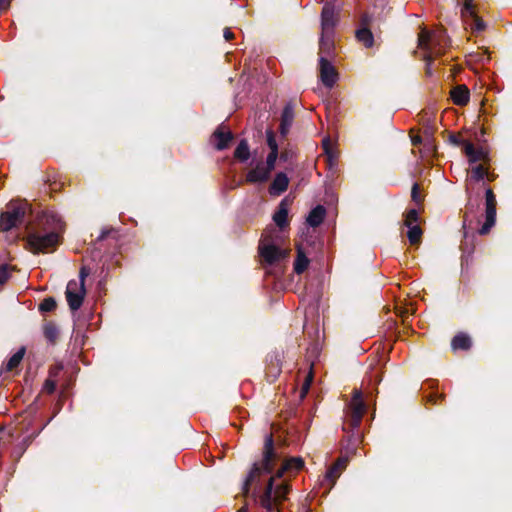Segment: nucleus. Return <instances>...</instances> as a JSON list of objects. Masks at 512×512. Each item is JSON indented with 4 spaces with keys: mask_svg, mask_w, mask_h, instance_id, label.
<instances>
[{
    "mask_svg": "<svg viewBox=\"0 0 512 512\" xmlns=\"http://www.w3.org/2000/svg\"><path fill=\"white\" fill-rule=\"evenodd\" d=\"M235 157L240 161H247L250 157L249 146L246 140H241L235 149Z\"/></svg>",
    "mask_w": 512,
    "mask_h": 512,
    "instance_id": "23",
    "label": "nucleus"
},
{
    "mask_svg": "<svg viewBox=\"0 0 512 512\" xmlns=\"http://www.w3.org/2000/svg\"><path fill=\"white\" fill-rule=\"evenodd\" d=\"M278 158V152H272L268 154L266 158V163L264 164L271 172L275 168V163Z\"/></svg>",
    "mask_w": 512,
    "mask_h": 512,
    "instance_id": "34",
    "label": "nucleus"
},
{
    "mask_svg": "<svg viewBox=\"0 0 512 512\" xmlns=\"http://www.w3.org/2000/svg\"><path fill=\"white\" fill-rule=\"evenodd\" d=\"M270 173L271 171L264 163H258L254 169L248 172L246 181L249 183H262L269 179Z\"/></svg>",
    "mask_w": 512,
    "mask_h": 512,
    "instance_id": "12",
    "label": "nucleus"
},
{
    "mask_svg": "<svg viewBox=\"0 0 512 512\" xmlns=\"http://www.w3.org/2000/svg\"><path fill=\"white\" fill-rule=\"evenodd\" d=\"M463 144V152L467 156L470 163L484 161L487 158V152L482 147H475L470 141L461 142Z\"/></svg>",
    "mask_w": 512,
    "mask_h": 512,
    "instance_id": "11",
    "label": "nucleus"
},
{
    "mask_svg": "<svg viewBox=\"0 0 512 512\" xmlns=\"http://www.w3.org/2000/svg\"><path fill=\"white\" fill-rule=\"evenodd\" d=\"M471 178L475 181L483 180L487 175V170L483 167V165L473 166L470 170Z\"/></svg>",
    "mask_w": 512,
    "mask_h": 512,
    "instance_id": "29",
    "label": "nucleus"
},
{
    "mask_svg": "<svg viewBox=\"0 0 512 512\" xmlns=\"http://www.w3.org/2000/svg\"><path fill=\"white\" fill-rule=\"evenodd\" d=\"M259 253L265 263L273 265L286 258L289 251L279 247L273 239L265 236L259 243Z\"/></svg>",
    "mask_w": 512,
    "mask_h": 512,
    "instance_id": "5",
    "label": "nucleus"
},
{
    "mask_svg": "<svg viewBox=\"0 0 512 512\" xmlns=\"http://www.w3.org/2000/svg\"><path fill=\"white\" fill-rule=\"evenodd\" d=\"M412 141H413V144L416 145L421 142V139H420V137L417 136V137L413 138Z\"/></svg>",
    "mask_w": 512,
    "mask_h": 512,
    "instance_id": "45",
    "label": "nucleus"
},
{
    "mask_svg": "<svg viewBox=\"0 0 512 512\" xmlns=\"http://www.w3.org/2000/svg\"><path fill=\"white\" fill-rule=\"evenodd\" d=\"M10 2L11 0H0V8L6 9L9 6Z\"/></svg>",
    "mask_w": 512,
    "mask_h": 512,
    "instance_id": "44",
    "label": "nucleus"
},
{
    "mask_svg": "<svg viewBox=\"0 0 512 512\" xmlns=\"http://www.w3.org/2000/svg\"><path fill=\"white\" fill-rule=\"evenodd\" d=\"M308 264H309L308 258L306 257L304 252L300 248H298L297 249V257L294 262V271L297 274H301L307 269Z\"/></svg>",
    "mask_w": 512,
    "mask_h": 512,
    "instance_id": "21",
    "label": "nucleus"
},
{
    "mask_svg": "<svg viewBox=\"0 0 512 512\" xmlns=\"http://www.w3.org/2000/svg\"><path fill=\"white\" fill-rule=\"evenodd\" d=\"M451 142H453L455 145L461 146L463 148V144L461 142L466 141L465 139H461L457 136H452L450 138Z\"/></svg>",
    "mask_w": 512,
    "mask_h": 512,
    "instance_id": "41",
    "label": "nucleus"
},
{
    "mask_svg": "<svg viewBox=\"0 0 512 512\" xmlns=\"http://www.w3.org/2000/svg\"><path fill=\"white\" fill-rule=\"evenodd\" d=\"M464 21L472 31L481 32L485 29V23L477 16L476 13H474L473 16H468V20Z\"/></svg>",
    "mask_w": 512,
    "mask_h": 512,
    "instance_id": "26",
    "label": "nucleus"
},
{
    "mask_svg": "<svg viewBox=\"0 0 512 512\" xmlns=\"http://www.w3.org/2000/svg\"><path fill=\"white\" fill-rule=\"evenodd\" d=\"M333 34H330L328 37L323 38V32H321L320 38V51L329 53L333 47Z\"/></svg>",
    "mask_w": 512,
    "mask_h": 512,
    "instance_id": "31",
    "label": "nucleus"
},
{
    "mask_svg": "<svg viewBox=\"0 0 512 512\" xmlns=\"http://www.w3.org/2000/svg\"><path fill=\"white\" fill-rule=\"evenodd\" d=\"M267 144L272 152H278V145L272 131H267Z\"/></svg>",
    "mask_w": 512,
    "mask_h": 512,
    "instance_id": "35",
    "label": "nucleus"
},
{
    "mask_svg": "<svg viewBox=\"0 0 512 512\" xmlns=\"http://www.w3.org/2000/svg\"><path fill=\"white\" fill-rule=\"evenodd\" d=\"M474 13L476 12L474 10L473 0H465L464 5L461 9V15L463 19L467 21L468 16H473Z\"/></svg>",
    "mask_w": 512,
    "mask_h": 512,
    "instance_id": "30",
    "label": "nucleus"
},
{
    "mask_svg": "<svg viewBox=\"0 0 512 512\" xmlns=\"http://www.w3.org/2000/svg\"><path fill=\"white\" fill-rule=\"evenodd\" d=\"M325 214V208L321 205H318L310 211L306 221L308 225L312 227H317L323 222Z\"/></svg>",
    "mask_w": 512,
    "mask_h": 512,
    "instance_id": "18",
    "label": "nucleus"
},
{
    "mask_svg": "<svg viewBox=\"0 0 512 512\" xmlns=\"http://www.w3.org/2000/svg\"><path fill=\"white\" fill-rule=\"evenodd\" d=\"M337 23V13L334 4L331 2L326 3L323 6L321 13V32H323V38L328 37L334 33V27Z\"/></svg>",
    "mask_w": 512,
    "mask_h": 512,
    "instance_id": "8",
    "label": "nucleus"
},
{
    "mask_svg": "<svg viewBox=\"0 0 512 512\" xmlns=\"http://www.w3.org/2000/svg\"><path fill=\"white\" fill-rule=\"evenodd\" d=\"M65 294L70 309L72 311L78 310L81 307L85 296L84 284L82 282H77V280L69 281Z\"/></svg>",
    "mask_w": 512,
    "mask_h": 512,
    "instance_id": "6",
    "label": "nucleus"
},
{
    "mask_svg": "<svg viewBox=\"0 0 512 512\" xmlns=\"http://www.w3.org/2000/svg\"><path fill=\"white\" fill-rule=\"evenodd\" d=\"M350 410H351V426L357 427L362 417L365 413L366 406L362 399V392L360 390H355L353 394L352 401L350 403Z\"/></svg>",
    "mask_w": 512,
    "mask_h": 512,
    "instance_id": "10",
    "label": "nucleus"
},
{
    "mask_svg": "<svg viewBox=\"0 0 512 512\" xmlns=\"http://www.w3.org/2000/svg\"><path fill=\"white\" fill-rule=\"evenodd\" d=\"M213 139L216 141L215 147L218 150L225 149L229 142L232 140V134L229 131H224L223 128L219 127L213 134Z\"/></svg>",
    "mask_w": 512,
    "mask_h": 512,
    "instance_id": "17",
    "label": "nucleus"
},
{
    "mask_svg": "<svg viewBox=\"0 0 512 512\" xmlns=\"http://www.w3.org/2000/svg\"><path fill=\"white\" fill-rule=\"evenodd\" d=\"M276 462V454L273 447V438L271 435L266 437L263 459L255 463L245 484L244 492H248V487L253 483H265L263 493L260 495V504L267 512H281L283 502L287 499L290 490L289 477L299 471L304 466L301 457H292L282 464L281 468L274 474L271 472Z\"/></svg>",
    "mask_w": 512,
    "mask_h": 512,
    "instance_id": "1",
    "label": "nucleus"
},
{
    "mask_svg": "<svg viewBox=\"0 0 512 512\" xmlns=\"http://www.w3.org/2000/svg\"><path fill=\"white\" fill-rule=\"evenodd\" d=\"M356 37H357L358 41L361 42L367 48H369L373 45V42H374L373 34L366 27L358 29L356 32Z\"/></svg>",
    "mask_w": 512,
    "mask_h": 512,
    "instance_id": "20",
    "label": "nucleus"
},
{
    "mask_svg": "<svg viewBox=\"0 0 512 512\" xmlns=\"http://www.w3.org/2000/svg\"><path fill=\"white\" fill-rule=\"evenodd\" d=\"M239 512H247V509L246 508H242L241 510H239Z\"/></svg>",
    "mask_w": 512,
    "mask_h": 512,
    "instance_id": "47",
    "label": "nucleus"
},
{
    "mask_svg": "<svg viewBox=\"0 0 512 512\" xmlns=\"http://www.w3.org/2000/svg\"><path fill=\"white\" fill-rule=\"evenodd\" d=\"M44 335L50 342H55L58 338L59 331L54 324L47 323L44 325Z\"/></svg>",
    "mask_w": 512,
    "mask_h": 512,
    "instance_id": "28",
    "label": "nucleus"
},
{
    "mask_svg": "<svg viewBox=\"0 0 512 512\" xmlns=\"http://www.w3.org/2000/svg\"><path fill=\"white\" fill-rule=\"evenodd\" d=\"M346 464L347 459L340 458L332 467L327 470L324 476V481L327 482L329 488L335 484L336 479L340 476L341 471L346 467Z\"/></svg>",
    "mask_w": 512,
    "mask_h": 512,
    "instance_id": "13",
    "label": "nucleus"
},
{
    "mask_svg": "<svg viewBox=\"0 0 512 512\" xmlns=\"http://www.w3.org/2000/svg\"><path fill=\"white\" fill-rule=\"evenodd\" d=\"M234 37L233 33L231 32V30L229 28H226L224 30V38L229 41L231 40L232 38Z\"/></svg>",
    "mask_w": 512,
    "mask_h": 512,
    "instance_id": "43",
    "label": "nucleus"
},
{
    "mask_svg": "<svg viewBox=\"0 0 512 512\" xmlns=\"http://www.w3.org/2000/svg\"><path fill=\"white\" fill-rule=\"evenodd\" d=\"M451 346L453 350H467L471 346V339L468 335L459 333L452 339Z\"/></svg>",
    "mask_w": 512,
    "mask_h": 512,
    "instance_id": "19",
    "label": "nucleus"
},
{
    "mask_svg": "<svg viewBox=\"0 0 512 512\" xmlns=\"http://www.w3.org/2000/svg\"><path fill=\"white\" fill-rule=\"evenodd\" d=\"M496 197L491 189H487L485 193V223L479 229L481 235L487 234L494 226L496 221Z\"/></svg>",
    "mask_w": 512,
    "mask_h": 512,
    "instance_id": "7",
    "label": "nucleus"
},
{
    "mask_svg": "<svg viewBox=\"0 0 512 512\" xmlns=\"http://www.w3.org/2000/svg\"><path fill=\"white\" fill-rule=\"evenodd\" d=\"M474 205L472 204V202L469 200L468 201V204H467V207H466V213H465V216H464V223L467 222V218L469 216L470 213H472L474 211Z\"/></svg>",
    "mask_w": 512,
    "mask_h": 512,
    "instance_id": "40",
    "label": "nucleus"
},
{
    "mask_svg": "<svg viewBox=\"0 0 512 512\" xmlns=\"http://www.w3.org/2000/svg\"><path fill=\"white\" fill-rule=\"evenodd\" d=\"M411 198L416 204H420L422 202V197L419 192V186L416 183L412 187Z\"/></svg>",
    "mask_w": 512,
    "mask_h": 512,
    "instance_id": "37",
    "label": "nucleus"
},
{
    "mask_svg": "<svg viewBox=\"0 0 512 512\" xmlns=\"http://www.w3.org/2000/svg\"><path fill=\"white\" fill-rule=\"evenodd\" d=\"M447 46V39L443 32H430L423 28L418 36V48L423 51L426 64V74L432 75V64Z\"/></svg>",
    "mask_w": 512,
    "mask_h": 512,
    "instance_id": "3",
    "label": "nucleus"
},
{
    "mask_svg": "<svg viewBox=\"0 0 512 512\" xmlns=\"http://www.w3.org/2000/svg\"><path fill=\"white\" fill-rule=\"evenodd\" d=\"M289 185V178L283 172L277 173L270 185L269 192L271 195H280L285 192Z\"/></svg>",
    "mask_w": 512,
    "mask_h": 512,
    "instance_id": "15",
    "label": "nucleus"
},
{
    "mask_svg": "<svg viewBox=\"0 0 512 512\" xmlns=\"http://www.w3.org/2000/svg\"><path fill=\"white\" fill-rule=\"evenodd\" d=\"M293 116V109L290 106H286L283 110L281 121V133L283 135L287 133L288 128L293 121Z\"/></svg>",
    "mask_w": 512,
    "mask_h": 512,
    "instance_id": "22",
    "label": "nucleus"
},
{
    "mask_svg": "<svg viewBox=\"0 0 512 512\" xmlns=\"http://www.w3.org/2000/svg\"><path fill=\"white\" fill-rule=\"evenodd\" d=\"M56 388V383L53 380L47 379L44 383L43 390L47 393H53Z\"/></svg>",
    "mask_w": 512,
    "mask_h": 512,
    "instance_id": "38",
    "label": "nucleus"
},
{
    "mask_svg": "<svg viewBox=\"0 0 512 512\" xmlns=\"http://www.w3.org/2000/svg\"><path fill=\"white\" fill-rule=\"evenodd\" d=\"M280 158L283 159V160H287L288 159V153H282Z\"/></svg>",
    "mask_w": 512,
    "mask_h": 512,
    "instance_id": "46",
    "label": "nucleus"
},
{
    "mask_svg": "<svg viewBox=\"0 0 512 512\" xmlns=\"http://www.w3.org/2000/svg\"><path fill=\"white\" fill-rule=\"evenodd\" d=\"M289 205V200L284 198L279 203L278 209L273 215V220L279 228H284L288 225Z\"/></svg>",
    "mask_w": 512,
    "mask_h": 512,
    "instance_id": "14",
    "label": "nucleus"
},
{
    "mask_svg": "<svg viewBox=\"0 0 512 512\" xmlns=\"http://www.w3.org/2000/svg\"><path fill=\"white\" fill-rule=\"evenodd\" d=\"M88 275V272L86 271V269L83 267L80 271V279L77 280V282H82L84 284V281H85V278L86 276Z\"/></svg>",
    "mask_w": 512,
    "mask_h": 512,
    "instance_id": "42",
    "label": "nucleus"
},
{
    "mask_svg": "<svg viewBox=\"0 0 512 512\" xmlns=\"http://www.w3.org/2000/svg\"><path fill=\"white\" fill-rule=\"evenodd\" d=\"M39 308L43 312H50L56 308V301L53 298H46L40 304Z\"/></svg>",
    "mask_w": 512,
    "mask_h": 512,
    "instance_id": "33",
    "label": "nucleus"
},
{
    "mask_svg": "<svg viewBox=\"0 0 512 512\" xmlns=\"http://www.w3.org/2000/svg\"><path fill=\"white\" fill-rule=\"evenodd\" d=\"M28 212H30V206L26 201L9 202L6 210L0 215V229L9 231L21 224Z\"/></svg>",
    "mask_w": 512,
    "mask_h": 512,
    "instance_id": "4",
    "label": "nucleus"
},
{
    "mask_svg": "<svg viewBox=\"0 0 512 512\" xmlns=\"http://www.w3.org/2000/svg\"><path fill=\"white\" fill-rule=\"evenodd\" d=\"M408 228L407 237L411 244H418L422 236V230L418 224L406 226Z\"/></svg>",
    "mask_w": 512,
    "mask_h": 512,
    "instance_id": "24",
    "label": "nucleus"
},
{
    "mask_svg": "<svg viewBox=\"0 0 512 512\" xmlns=\"http://www.w3.org/2000/svg\"><path fill=\"white\" fill-rule=\"evenodd\" d=\"M469 97V90L465 85H458L451 90V98L456 105H466Z\"/></svg>",
    "mask_w": 512,
    "mask_h": 512,
    "instance_id": "16",
    "label": "nucleus"
},
{
    "mask_svg": "<svg viewBox=\"0 0 512 512\" xmlns=\"http://www.w3.org/2000/svg\"><path fill=\"white\" fill-rule=\"evenodd\" d=\"M319 72L323 85L332 88L338 80V73L332 63L322 56L319 59Z\"/></svg>",
    "mask_w": 512,
    "mask_h": 512,
    "instance_id": "9",
    "label": "nucleus"
},
{
    "mask_svg": "<svg viewBox=\"0 0 512 512\" xmlns=\"http://www.w3.org/2000/svg\"><path fill=\"white\" fill-rule=\"evenodd\" d=\"M64 231V222L54 211H46L38 216L35 227L27 237L29 247L35 253L53 250Z\"/></svg>",
    "mask_w": 512,
    "mask_h": 512,
    "instance_id": "2",
    "label": "nucleus"
},
{
    "mask_svg": "<svg viewBox=\"0 0 512 512\" xmlns=\"http://www.w3.org/2000/svg\"><path fill=\"white\" fill-rule=\"evenodd\" d=\"M418 222V212L416 209H411L407 212L404 224L405 226L416 225Z\"/></svg>",
    "mask_w": 512,
    "mask_h": 512,
    "instance_id": "32",
    "label": "nucleus"
},
{
    "mask_svg": "<svg viewBox=\"0 0 512 512\" xmlns=\"http://www.w3.org/2000/svg\"><path fill=\"white\" fill-rule=\"evenodd\" d=\"M311 382H312V374L310 373L309 375H307V377L302 385L300 398H304L306 396V394L310 388Z\"/></svg>",
    "mask_w": 512,
    "mask_h": 512,
    "instance_id": "36",
    "label": "nucleus"
},
{
    "mask_svg": "<svg viewBox=\"0 0 512 512\" xmlns=\"http://www.w3.org/2000/svg\"><path fill=\"white\" fill-rule=\"evenodd\" d=\"M24 354H25V348L22 347L14 355H12L10 357V359L8 360V362L5 366V369L7 371H11L15 367H17L20 364V362L22 361Z\"/></svg>",
    "mask_w": 512,
    "mask_h": 512,
    "instance_id": "25",
    "label": "nucleus"
},
{
    "mask_svg": "<svg viewBox=\"0 0 512 512\" xmlns=\"http://www.w3.org/2000/svg\"><path fill=\"white\" fill-rule=\"evenodd\" d=\"M322 146L327 156V161L330 167H332L336 161V154L332 149L331 142L328 138L323 139Z\"/></svg>",
    "mask_w": 512,
    "mask_h": 512,
    "instance_id": "27",
    "label": "nucleus"
},
{
    "mask_svg": "<svg viewBox=\"0 0 512 512\" xmlns=\"http://www.w3.org/2000/svg\"><path fill=\"white\" fill-rule=\"evenodd\" d=\"M9 266L8 265H2L0 267V284L4 283L9 276L8 273Z\"/></svg>",
    "mask_w": 512,
    "mask_h": 512,
    "instance_id": "39",
    "label": "nucleus"
}]
</instances>
